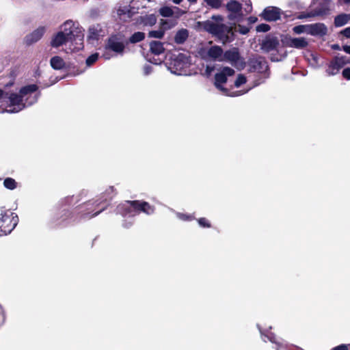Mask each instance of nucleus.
<instances>
[{
  "label": "nucleus",
  "mask_w": 350,
  "mask_h": 350,
  "mask_svg": "<svg viewBox=\"0 0 350 350\" xmlns=\"http://www.w3.org/2000/svg\"><path fill=\"white\" fill-rule=\"evenodd\" d=\"M161 25L163 26V29H170L172 28L174 25V23H171V24H169V22L167 20H161Z\"/></svg>",
  "instance_id": "obj_45"
},
{
  "label": "nucleus",
  "mask_w": 350,
  "mask_h": 350,
  "mask_svg": "<svg viewBox=\"0 0 350 350\" xmlns=\"http://www.w3.org/2000/svg\"><path fill=\"white\" fill-rule=\"evenodd\" d=\"M112 53L113 52L110 49H108L107 46H105V51H104L102 57L106 60L110 59L111 58H112L116 55L115 53Z\"/></svg>",
  "instance_id": "obj_39"
},
{
  "label": "nucleus",
  "mask_w": 350,
  "mask_h": 350,
  "mask_svg": "<svg viewBox=\"0 0 350 350\" xmlns=\"http://www.w3.org/2000/svg\"><path fill=\"white\" fill-rule=\"evenodd\" d=\"M106 46L116 55H122L124 52L125 46L122 41L116 36H111L109 38Z\"/></svg>",
  "instance_id": "obj_17"
},
{
  "label": "nucleus",
  "mask_w": 350,
  "mask_h": 350,
  "mask_svg": "<svg viewBox=\"0 0 350 350\" xmlns=\"http://www.w3.org/2000/svg\"><path fill=\"white\" fill-rule=\"evenodd\" d=\"M189 66L188 57L183 53H179L172 59L167 68L172 74L176 75H187Z\"/></svg>",
  "instance_id": "obj_8"
},
{
  "label": "nucleus",
  "mask_w": 350,
  "mask_h": 350,
  "mask_svg": "<svg viewBox=\"0 0 350 350\" xmlns=\"http://www.w3.org/2000/svg\"><path fill=\"white\" fill-rule=\"evenodd\" d=\"M340 33L347 38H350V27L341 31Z\"/></svg>",
  "instance_id": "obj_48"
},
{
  "label": "nucleus",
  "mask_w": 350,
  "mask_h": 350,
  "mask_svg": "<svg viewBox=\"0 0 350 350\" xmlns=\"http://www.w3.org/2000/svg\"><path fill=\"white\" fill-rule=\"evenodd\" d=\"M18 217L16 214L6 211L0 213V235H6L10 233L16 226Z\"/></svg>",
  "instance_id": "obj_7"
},
{
  "label": "nucleus",
  "mask_w": 350,
  "mask_h": 350,
  "mask_svg": "<svg viewBox=\"0 0 350 350\" xmlns=\"http://www.w3.org/2000/svg\"><path fill=\"white\" fill-rule=\"evenodd\" d=\"M293 31L296 34H301L303 33L309 34L310 27L309 25H297L293 27Z\"/></svg>",
  "instance_id": "obj_30"
},
{
  "label": "nucleus",
  "mask_w": 350,
  "mask_h": 350,
  "mask_svg": "<svg viewBox=\"0 0 350 350\" xmlns=\"http://www.w3.org/2000/svg\"><path fill=\"white\" fill-rule=\"evenodd\" d=\"M226 10L229 12L228 18L230 21H241L243 14L241 4L235 1L230 0L226 3Z\"/></svg>",
  "instance_id": "obj_13"
},
{
  "label": "nucleus",
  "mask_w": 350,
  "mask_h": 350,
  "mask_svg": "<svg viewBox=\"0 0 350 350\" xmlns=\"http://www.w3.org/2000/svg\"><path fill=\"white\" fill-rule=\"evenodd\" d=\"M173 3L175 4H180L183 0H172Z\"/></svg>",
  "instance_id": "obj_58"
},
{
  "label": "nucleus",
  "mask_w": 350,
  "mask_h": 350,
  "mask_svg": "<svg viewBox=\"0 0 350 350\" xmlns=\"http://www.w3.org/2000/svg\"><path fill=\"white\" fill-rule=\"evenodd\" d=\"M205 31L216 37L224 44L234 40L232 28L225 24L206 21L203 23Z\"/></svg>",
  "instance_id": "obj_6"
},
{
  "label": "nucleus",
  "mask_w": 350,
  "mask_h": 350,
  "mask_svg": "<svg viewBox=\"0 0 350 350\" xmlns=\"http://www.w3.org/2000/svg\"><path fill=\"white\" fill-rule=\"evenodd\" d=\"M177 217L179 219L184 220V221L191 220L193 218L191 215H185V214L179 213H177Z\"/></svg>",
  "instance_id": "obj_44"
},
{
  "label": "nucleus",
  "mask_w": 350,
  "mask_h": 350,
  "mask_svg": "<svg viewBox=\"0 0 350 350\" xmlns=\"http://www.w3.org/2000/svg\"><path fill=\"white\" fill-rule=\"evenodd\" d=\"M133 221L131 220L128 223L124 221L122 225L124 228H129L133 224Z\"/></svg>",
  "instance_id": "obj_54"
},
{
  "label": "nucleus",
  "mask_w": 350,
  "mask_h": 350,
  "mask_svg": "<svg viewBox=\"0 0 350 350\" xmlns=\"http://www.w3.org/2000/svg\"><path fill=\"white\" fill-rule=\"evenodd\" d=\"M206 7L211 9L218 10L221 7L223 0H204Z\"/></svg>",
  "instance_id": "obj_29"
},
{
  "label": "nucleus",
  "mask_w": 350,
  "mask_h": 350,
  "mask_svg": "<svg viewBox=\"0 0 350 350\" xmlns=\"http://www.w3.org/2000/svg\"><path fill=\"white\" fill-rule=\"evenodd\" d=\"M98 59V53H96L90 55L85 61L86 65L88 66H92L94 64Z\"/></svg>",
  "instance_id": "obj_36"
},
{
  "label": "nucleus",
  "mask_w": 350,
  "mask_h": 350,
  "mask_svg": "<svg viewBox=\"0 0 350 350\" xmlns=\"http://www.w3.org/2000/svg\"><path fill=\"white\" fill-rule=\"evenodd\" d=\"M50 64L51 67L55 70H60L65 66L64 59L59 56L53 57L50 60Z\"/></svg>",
  "instance_id": "obj_27"
},
{
  "label": "nucleus",
  "mask_w": 350,
  "mask_h": 350,
  "mask_svg": "<svg viewBox=\"0 0 350 350\" xmlns=\"http://www.w3.org/2000/svg\"><path fill=\"white\" fill-rule=\"evenodd\" d=\"M348 63L346 56H336L327 64L325 72L328 76L336 75Z\"/></svg>",
  "instance_id": "obj_11"
},
{
  "label": "nucleus",
  "mask_w": 350,
  "mask_h": 350,
  "mask_svg": "<svg viewBox=\"0 0 350 350\" xmlns=\"http://www.w3.org/2000/svg\"><path fill=\"white\" fill-rule=\"evenodd\" d=\"M279 45L278 40L275 37H267L261 43V49L265 52H270L277 49Z\"/></svg>",
  "instance_id": "obj_19"
},
{
  "label": "nucleus",
  "mask_w": 350,
  "mask_h": 350,
  "mask_svg": "<svg viewBox=\"0 0 350 350\" xmlns=\"http://www.w3.org/2000/svg\"><path fill=\"white\" fill-rule=\"evenodd\" d=\"M12 84H13V83H8L5 86L9 87V86L12 85Z\"/></svg>",
  "instance_id": "obj_61"
},
{
  "label": "nucleus",
  "mask_w": 350,
  "mask_h": 350,
  "mask_svg": "<svg viewBox=\"0 0 350 350\" xmlns=\"http://www.w3.org/2000/svg\"><path fill=\"white\" fill-rule=\"evenodd\" d=\"M46 32V27L40 26L25 37V43L29 46L39 41Z\"/></svg>",
  "instance_id": "obj_16"
},
{
  "label": "nucleus",
  "mask_w": 350,
  "mask_h": 350,
  "mask_svg": "<svg viewBox=\"0 0 350 350\" xmlns=\"http://www.w3.org/2000/svg\"><path fill=\"white\" fill-rule=\"evenodd\" d=\"M288 45L295 49H304L308 45V42L305 38H290Z\"/></svg>",
  "instance_id": "obj_22"
},
{
  "label": "nucleus",
  "mask_w": 350,
  "mask_h": 350,
  "mask_svg": "<svg viewBox=\"0 0 350 350\" xmlns=\"http://www.w3.org/2000/svg\"><path fill=\"white\" fill-rule=\"evenodd\" d=\"M147 60L148 62H150V63H152L154 64H159L162 62V60H161L160 59L154 58V57H153V58H148Z\"/></svg>",
  "instance_id": "obj_49"
},
{
  "label": "nucleus",
  "mask_w": 350,
  "mask_h": 350,
  "mask_svg": "<svg viewBox=\"0 0 350 350\" xmlns=\"http://www.w3.org/2000/svg\"><path fill=\"white\" fill-rule=\"evenodd\" d=\"M165 34V30L164 29H159V30H154L150 31L148 33V36L150 38H162Z\"/></svg>",
  "instance_id": "obj_34"
},
{
  "label": "nucleus",
  "mask_w": 350,
  "mask_h": 350,
  "mask_svg": "<svg viewBox=\"0 0 350 350\" xmlns=\"http://www.w3.org/2000/svg\"><path fill=\"white\" fill-rule=\"evenodd\" d=\"M332 49H335V50H339V49H340V46H339V45H338V44H334V45L332 46Z\"/></svg>",
  "instance_id": "obj_57"
},
{
  "label": "nucleus",
  "mask_w": 350,
  "mask_h": 350,
  "mask_svg": "<svg viewBox=\"0 0 350 350\" xmlns=\"http://www.w3.org/2000/svg\"><path fill=\"white\" fill-rule=\"evenodd\" d=\"M159 14L163 17H171L174 15V10L170 7L164 6L159 9Z\"/></svg>",
  "instance_id": "obj_33"
},
{
  "label": "nucleus",
  "mask_w": 350,
  "mask_h": 350,
  "mask_svg": "<svg viewBox=\"0 0 350 350\" xmlns=\"http://www.w3.org/2000/svg\"><path fill=\"white\" fill-rule=\"evenodd\" d=\"M246 81V77L243 75L239 74L234 81V85L236 88H239L241 85L245 83Z\"/></svg>",
  "instance_id": "obj_37"
},
{
  "label": "nucleus",
  "mask_w": 350,
  "mask_h": 350,
  "mask_svg": "<svg viewBox=\"0 0 350 350\" xmlns=\"http://www.w3.org/2000/svg\"><path fill=\"white\" fill-rule=\"evenodd\" d=\"M250 69L251 71L262 74V77L255 81L254 86H257L263 83L269 77L268 65L267 62L261 57L252 58L249 61Z\"/></svg>",
  "instance_id": "obj_9"
},
{
  "label": "nucleus",
  "mask_w": 350,
  "mask_h": 350,
  "mask_svg": "<svg viewBox=\"0 0 350 350\" xmlns=\"http://www.w3.org/2000/svg\"><path fill=\"white\" fill-rule=\"evenodd\" d=\"M211 18L216 22H221L224 20L221 15H213L212 16Z\"/></svg>",
  "instance_id": "obj_50"
},
{
  "label": "nucleus",
  "mask_w": 350,
  "mask_h": 350,
  "mask_svg": "<svg viewBox=\"0 0 350 350\" xmlns=\"http://www.w3.org/2000/svg\"><path fill=\"white\" fill-rule=\"evenodd\" d=\"M248 90L245 91V92H233L230 96H240V95H242L245 93H246Z\"/></svg>",
  "instance_id": "obj_55"
},
{
  "label": "nucleus",
  "mask_w": 350,
  "mask_h": 350,
  "mask_svg": "<svg viewBox=\"0 0 350 350\" xmlns=\"http://www.w3.org/2000/svg\"><path fill=\"white\" fill-rule=\"evenodd\" d=\"M349 20L350 14H341L335 17L334 25L336 27H342L347 24Z\"/></svg>",
  "instance_id": "obj_26"
},
{
  "label": "nucleus",
  "mask_w": 350,
  "mask_h": 350,
  "mask_svg": "<svg viewBox=\"0 0 350 350\" xmlns=\"http://www.w3.org/2000/svg\"><path fill=\"white\" fill-rule=\"evenodd\" d=\"M256 31L267 32L270 30V26L267 24L262 23L256 26Z\"/></svg>",
  "instance_id": "obj_40"
},
{
  "label": "nucleus",
  "mask_w": 350,
  "mask_h": 350,
  "mask_svg": "<svg viewBox=\"0 0 350 350\" xmlns=\"http://www.w3.org/2000/svg\"><path fill=\"white\" fill-rule=\"evenodd\" d=\"M347 59H348V62H349V63H348V64H350V58H348V57H347Z\"/></svg>",
  "instance_id": "obj_63"
},
{
  "label": "nucleus",
  "mask_w": 350,
  "mask_h": 350,
  "mask_svg": "<svg viewBox=\"0 0 350 350\" xmlns=\"http://www.w3.org/2000/svg\"><path fill=\"white\" fill-rule=\"evenodd\" d=\"M235 31L242 35H246L250 31V27L239 24L235 27Z\"/></svg>",
  "instance_id": "obj_38"
},
{
  "label": "nucleus",
  "mask_w": 350,
  "mask_h": 350,
  "mask_svg": "<svg viewBox=\"0 0 350 350\" xmlns=\"http://www.w3.org/2000/svg\"><path fill=\"white\" fill-rule=\"evenodd\" d=\"M281 14L282 12L280 8L273 6H269L263 10L260 16L264 20L271 22L279 20L280 18Z\"/></svg>",
  "instance_id": "obj_15"
},
{
  "label": "nucleus",
  "mask_w": 350,
  "mask_h": 350,
  "mask_svg": "<svg viewBox=\"0 0 350 350\" xmlns=\"http://www.w3.org/2000/svg\"><path fill=\"white\" fill-rule=\"evenodd\" d=\"M113 191V187H110L101 198L88 201L76 207L75 209V213L79 214L81 217L83 219H90L98 215L106 208V206H102L100 209H98V206L101 205L103 202L107 200V198H103L104 196L106 195L109 196Z\"/></svg>",
  "instance_id": "obj_4"
},
{
  "label": "nucleus",
  "mask_w": 350,
  "mask_h": 350,
  "mask_svg": "<svg viewBox=\"0 0 350 350\" xmlns=\"http://www.w3.org/2000/svg\"><path fill=\"white\" fill-rule=\"evenodd\" d=\"M224 51L219 46H213L207 51V55L215 61L223 62Z\"/></svg>",
  "instance_id": "obj_21"
},
{
  "label": "nucleus",
  "mask_w": 350,
  "mask_h": 350,
  "mask_svg": "<svg viewBox=\"0 0 350 350\" xmlns=\"http://www.w3.org/2000/svg\"><path fill=\"white\" fill-rule=\"evenodd\" d=\"M234 74V70L228 66L224 67L221 70L216 73L215 76V85L223 92H226V90L222 87L221 84L227 81V77L232 76Z\"/></svg>",
  "instance_id": "obj_14"
},
{
  "label": "nucleus",
  "mask_w": 350,
  "mask_h": 350,
  "mask_svg": "<svg viewBox=\"0 0 350 350\" xmlns=\"http://www.w3.org/2000/svg\"><path fill=\"white\" fill-rule=\"evenodd\" d=\"M349 347H350V344L349 345L342 344V345H340L338 346H336V347L332 348L331 350H349L348 348Z\"/></svg>",
  "instance_id": "obj_46"
},
{
  "label": "nucleus",
  "mask_w": 350,
  "mask_h": 350,
  "mask_svg": "<svg viewBox=\"0 0 350 350\" xmlns=\"http://www.w3.org/2000/svg\"><path fill=\"white\" fill-rule=\"evenodd\" d=\"M153 71V68L152 66L149 64H146L143 67V75L144 76H148L150 75Z\"/></svg>",
  "instance_id": "obj_41"
},
{
  "label": "nucleus",
  "mask_w": 350,
  "mask_h": 350,
  "mask_svg": "<svg viewBox=\"0 0 350 350\" xmlns=\"http://www.w3.org/2000/svg\"><path fill=\"white\" fill-rule=\"evenodd\" d=\"M118 14L120 16L126 15L128 17H131V10H130V7L127 6V5L120 7L118 10Z\"/></svg>",
  "instance_id": "obj_35"
},
{
  "label": "nucleus",
  "mask_w": 350,
  "mask_h": 350,
  "mask_svg": "<svg viewBox=\"0 0 350 350\" xmlns=\"http://www.w3.org/2000/svg\"><path fill=\"white\" fill-rule=\"evenodd\" d=\"M342 77L347 79L350 80V68H346L342 70Z\"/></svg>",
  "instance_id": "obj_47"
},
{
  "label": "nucleus",
  "mask_w": 350,
  "mask_h": 350,
  "mask_svg": "<svg viewBox=\"0 0 350 350\" xmlns=\"http://www.w3.org/2000/svg\"><path fill=\"white\" fill-rule=\"evenodd\" d=\"M189 37V31L186 29L178 30L174 36V42L178 44H182L187 40Z\"/></svg>",
  "instance_id": "obj_25"
},
{
  "label": "nucleus",
  "mask_w": 350,
  "mask_h": 350,
  "mask_svg": "<svg viewBox=\"0 0 350 350\" xmlns=\"http://www.w3.org/2000/svg\"><path fill=\"white\" fill-rule=\"evenodd\" d=\"M214 70V66H206L205 72L207 75H210Z\"/></svg>",
  "instance_id": "obj_51"
},
{
  "label": "nucleus",
  "mask_w": 350,
  "mask_h": 350,
  "mask_svg": "<svg viewBox=\"0 0 350 350\" xmlns=\"http://www.w3.org/2000/svg\"><path fill=\"white\" fill-rule=\"evenodd\" d=\"M0 313H1V317H0V327H1V325H3L4 324L5 321V311L1 304H0Z\"/></svg>",
  "instance_id": "obj_43"
},
{
  "label": "nucleus",
  "mask_w": 350,
  "mask_h": 350,
  "mask_svg": "<svg viewBox=\"0 0 350 350\" xmlns=\"http://www.w3.org/2000/svg\"><path fill=\"white\" fill-rule=\"evenodd\" d=\"M190 3L193 4L197 2L198 0H187Z\"/></svg>",
  "instance_id": "obj_60"
},
{
  "label": "nucleus",
  "mask_w": 350,
  "mask_h": 350,
  "mask_svg": "<svg viewBox=\"0 0 350 350\" xmlns=\"http://www.w3.org/2000/svg\"><path fill=\"white\" fill-rule=\"evenodd\" d=\"M84 29L78 22L67 20L60 27V31L55 34L51 41L53 48L69 44L71 52L79 51L83 47Z\"/></svg>",
  "instance_id": "obj_2"
},
{
  "label": "nucleus",
  "mask_w": 350,
  "mask_h": 350,
  "mask_svg": "<svg viewBox=\"0 0 350 350\" xmlns=\"http://www.w3.org/2000/svg\"><path fill=\"white\" fill-rule=\"evenodd\" d=\"M38 90L36 84L22 87L18 93L8 94L0 89V106L8 107L5 109L7 113H18L37 103L40 96V92H36Z\"/></svg>",
  "instance_id": "obj_1"
},
{
  "label": "nucleus",
  "mask_w": 350,
  "mask_h": 350,
  "mask_svg": "<svg viewBox=\"0 0 350 350\" xmlns=\"http://www.w3.org/2000/svg\"><path fill=\"white\" fill-rule=\"evenodd\" d=\"M258 327L261 334L262 338L265 342H267V340H268L271 342L276 344L278 347L277 350H286V347L280 340L277 338L276 336L273 333L267 329L262 330L259 325H258Z\"/></svg>",
  "instance_id": "obj_18"
},
{
  "label": "nucleus",
  "mask_w": 350,
  "mask_h": 350,
  "mask_svg": "<svg viewBox=\"0 0 350 350\" xmlns=\"http://www.w3.org/2000/svg\"><path fill=\"white\" fill-rule=\"evenodd\" d=\"M147 1H151L152 0H146Z\"/></svg>",
  "instance_id": "obj_64"
},
{
  "label": "nucleus",
  "mask_w": 350,
  "mask_h": 350,
  "mask_svg": "<svg viewBox=\"0 0 350 350\" xmlns=\"http://www.w3.org/2000/svg\"><path fill=\"white\" fill-rule=\"evenodd\" d=\"M3 185L5 188L13 190L16 188L17 183L14 178H6L3 181Z\"/></svg>",
  "instance_id": "obj_32"
},
{
  "label": "nucleus",
  "mask_w": 350,
  "mask_h": 350,
  "mask_svg": "<svg viewBox=\"0 0 350 350\" xmlns=\"http://www.w3.org/2000/svg\"><path fill=\"white\" fill-rule=\"evenodd\" d=\"M332 0H314V8L307 17L323 16L328 14Z\"/></svg>",
  "instance_id": "obj_12"
},
{
  "label": "nucleus",
  "mask_w": 350,
  "mask_h": 350,
  "mask_svg": "<svg viewBox=\"0 0 350 350\" xmlns=\"http://www.w3.org/2000/svg\"><path fill=\"white\" fill-rule=\"evenodd\" d=\"M305 17H306V16H299V18H305Z\"/></svg>",
  "instance_id": "obj_62"
},
{
  "label": "nucleus",
  "mask_w": 350,
  "mask_h": 350,
  "mask_svg": "<svg viewBox=\"0 0 350 350\" xmlns=\"http://www.w3.org/2000/svg\"><path fill=\"white\" fill-rule=\"evenodd\" d=\"M198 224L200 226L202 227H204V228H209L211 227V224L210 223L208 222V221L204 218V217H202V218H200L198 220Z\"/></svg>",
  "instance_id": "obj_42"
},
{
  "label": "nucleus",
  "mask_w": 350,
  "mask_h": 350,
  "mask_svg": "<svg viewBox=\"0 0 350 350\" xmlns=\"http://www.w3.org/2000/svg\"><path fill=\"white\" fill-rule=\"evenodd\" d=\"M5 109H8V107L0 106V113H5V112H6L5 111Z\"/></svg>",
  "instance_id": "obj_56"
},
{
  "label": "nucleus",
  "mask_w": 350,
  "mask_h": 350,
  "mask_svg": "<svg viewBox=\"0 0 350 350\" xmlns=\"http://www.w3.org/2000/svg\"><path fill=\"white\" fill-rule=\"evenodd\" d=\"M342 50L346 53L350 55V46L344 45L342 46Z\"/></svg>",
  "instance_id": "obj_53"
},
{
  "label": "nucleus",
  "mask_w": 350,
  "mask_h": 350,
  "mask_svg": "<svg viewBox=\"0 0 350 350\" xmlns=\"http://www.w3.org/2000/svg\"><path fill=\"white\" fill-rule=\"evenodd\" d=\"M257 20H258V18L256 17H255V16H250L247 18V21H248L250 24L255 23L257 21Z\"/></svg>",
  "instance_id": "obj_52"
},
{
  "label": "nucleus",
  "mask_w": 350,
  "mask_h": 350,
  "mask_svg": "<svg viewBox=\"0 0 350 350\" xmlns=\"http://www.w3.org/2000/svg\"><path fill=\"white\" fill-rule=\"evenodd\" d=\"M102 29L100 25H92L88 29V38L92 40H98L100 36H102Z\"/></svg>",
  "instance_id": "obj_24"
},
{
  "label": "nucleus",
  "mask_w": 350,
  "mask_h": 350,
  "mask_svg": "<svg viewBox=\"0 0 350 350\" xmlns=\"http://www.w3.org/2000/svg\"><path fill=\"white\" fill-rule=\"evenodd\" d=\"M309 34L314 36H323L327 32V28L323 23H314L309 25Z\"/></svg>",
  "instance_id": "obj_20"
},
{
  "label": "nucleus",
  "mask_w": 350,
  "mask_h": 350,
  "mask_svg": "<svg viewBox=\"0 0 350 350\" xmlns=\"http://www.w3.org/2000/svg\"><path fill=\"white\" fill-rule=\"evenodd\" d=\"M117 213L128 218L133 217L139 213L143 212L147 215H151L154 213V208L148 202L135 201H126L117 206Z\"/></svg>",
  "instance_id": "obj_5"
},
{
  "label": "nucleus",
  "mask_w": 350,
  "mask_h": 350,
  "mask_svg": "<svg viewBox=\"0 0 350 350\" xmlns=\"http://www.w3.org/2000/svg\"><path fill=\"white\" fill-rule=\"evenodd\" d=\"M223 62H229L232 66L238 70H242L245 66V62L239 53V49L234 47L224 52Z\"/></svg>",
  "instance_id": "obj_10"
},
{
  "label": "nucleus",
  "mask_w": 350,
  "mask_h": 350,
  "mask_svg": "<svg viewBox=\"0 0 350 350\" xmlns=\"http://www.w3.org/2000/svg\"><path fill=\"white\" fill-rule=\"evenodd\" d=\"M142 23L146 25L152 27L157 23V17L154 14H148L142 18Z\"/></svg>",
  "instance_id": "obj_28"
},
{
  "label": "nucleus",
  "mask_w": 350,
  "mask_h": 350,
  "mask_svg": "<svg viewBox=\"0 0 350 350\" xmlns=\"http://www.w3.org/2000/svg\"><path fill=\"white\" fill-rule=\"evenodd\" d=\"M145 38V34L143 32L137 31L134 33L129 38L131 43H137L143 40Z\"/></svg>",
  "instance_id": "obj_31"
},
{
  "label": "nucleus",
  "mask_w": 350,
  "mask_h": 350,
  "mask_svg": "<svg viewBox=\"0 0 350 350\" xmlns=\"http://www.w3.org/2000/svg\"><path fill=\"white\" fill-rule=\"evenodd\" d=\"M79 201L78 196H67L62 200L56 208L53 215L49 221L52 228H59L67 226L75 222L77 217L70 212V208L75 206Z\"/></svg>",
  "instance_id": "obj_3"
},
{
  "label": "nucleus",
  "mask_w": 350,
  "mask_h": 350,
  "mask_svg": "<svg viewBox=\"0 0 350 350\" xmlns=\"http://www.w3.org/2000/svg\"><path fill=\"white\" fill-rule=\"evenodd\" d=\"M345 4L350 5V0H342Z\"/></svg>",
  "instance_id": "obj_59"
},
{
  "label": "nucleus",
  "mask_w": 350,
  "mask_h": 350,
  "mask_svg": "<svg viewBox=\"0 0 350 350\" xmlns=\"http://www.w3.org/2000/svg\"><path fill=\"white\" fill-rule=\"evenodd\" d=\"M150 51L154 55H159L164 53L163 43L160 41H152L150 42Z\"/></svg>",
  "instance_id": "obj_23"
}]
</instances>
